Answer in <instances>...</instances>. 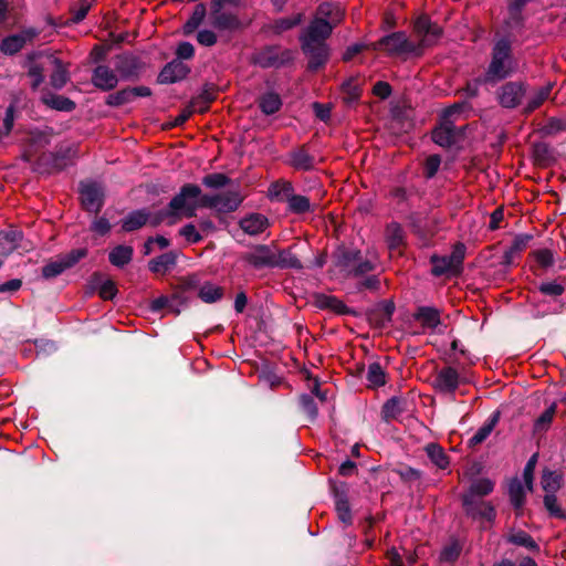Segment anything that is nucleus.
<instances>
[{"label":"nucleus","mask_w":566,"mask_h":566,"mask_svg":"<svg viewBox=\"0 0 566 566\" xmlns=\"http://www.w3.org/2000/svg\"><path fill=\"white\" fill-rule=\"evenodd\" d=\"M555 415V405H552L547 408L535 421V430L542 431L546 430L553 421Z\"/></svg>","instance_id":"nucleus-59"},{"label":"nucleus","mask_w":566,"mask_h":566,"mask_svg":"<svg viewBox=\"0 0 566 566\" xmlns=\"http://www.w3.org/2000/svg\"><path fill=\"white\" fill-rule=\"evenodd\" d=\"M190 72V69L177 59L167 63L158 75V81L163 84L175 83L184 80Z\"/></svg>","instance_id":"nucleus-17"},{"label":"nucleus","mask_w":566,"mask_h":566,"mask_svg":"<svg viewBox=\"0 0 566 566\" xmlns=\"http://www.w3.org/2000/svg\"><path fill=\"white\" fill-rule=\"evenodd\" d=\"M202 196L199 186L192 184L182 186L180 191L170 200L169 209L161 212L160 218L180 214L187 218L195 217L197 209L202 207Z\"/></svg>","instance_id":"nucleus-5"},{"label":"nucleus","mask_w":566,"mask_h":566,"mask_svg":"<svg viewBox=\"0 0 566 566\" xmlns=\"http://www.w3.org/2000/svg\"><path fill=\"white\" fill-rule=\"evenodd\" d=\"M441 165V158L438 155H431L426 159L423 166V174L426 178L431 179L434 177Z\"/></svg>","instance_id":"nucleus-61"},{"label":"nucleus","mask_w":566,"mask_h":566,"mask_svg":"<svg viewBox=\"0 0 566 566\" xmlns=\"http://www.w3.org/2000/svg\"><path fill=\"white\" fill-rule=\"evenodd\" d=\"M403 230L397 222H391L386 228V240L389 249H397L403 243Z\"/></svg>","instance_id":"nucleus-43"},{"label":"nucleus","mask_w":566,"mask_h":566,"mask_svg":"<svg viewBox=\"0 0 566 566\" xmlns=\"http://www.w3.org/2000/svg\"><path fill=\"white\" fill-rule=\"evenodd\" d=\"M242 202L241 195L235 190H228L217 195H203L201 206L216 209L219 212H232Z\"/></svg>","instance_id":"nucleus-6"},{"label":"nucleus","mask_w":566,"mask_h":566,"mask_svg":"<svg viewBox=\"0 0 566 566\" xmlns=\"http://www.w3.org/2000/svg\"><path fill=\"white\" fill-rule=\"evenodd\" d=\"M462 505L467 516L474 521L492 522L495 518L494 506L482 499H462Z\"/></svg>","instance_id":"nucleus-11"},{"label":"nucleus","mask_w":566,"mask_h":566,"mask_svg":"<svg viewBox=\"0 0 566 566\" xmlns=\"http://www.w3.org/2000/svg\"><path fill=\"white\" fill-rule=\"evenodd\" d=\"M91 287L96 290L103 300H112L117 292L115 283L109 279H104L99 273L92 276Z\"/></svg>","instance_id":"nucleus-24"},{"label":"nucleus","mask_w":566,"mask_h":566,"mask_svg":"<svg viewBox=\"0 0 566 566\" xmlns=\"http://www.w3.org/2000/svg\"><path fill=\"white\" fill-rule=\"evenodd\" d=\"M286 163L295 170L308 171L315 167V158L305 147L295 149L289 154Z\"/></svg>","instance_id":"nucleus-20"},{"label":"nucleus","mask_w":566,"mask_h":566,"mask_svg":"<svg viewBox=\"0 0 566 566\" xmlns=\"http://www.w3.org/2000/svg\"><path fill=\"white\" fill-rule=\"evenodd\" d=\"M133 102L132 92L129 87L123 88L118 92L109 94L106 98V104L108 106H122L124 104Z\"/></svg>","instance_id":"nucleus-52"},{"label":"nucleus","mask_w":566,"mask_h":566,"mask_svg":"<svg viewBox=\"0 0 566 566\" xmlns=\"http://www.w3.org/2000/svg\"><path fill=\"white\" fill-rule=\"evenodd\" d=\"M198 296L205 303H216L222 298L223 289L213 283L206 282L200 286Z\"/></svg>","instance_id":"nucleus-37"},{"label":"nucleus","mask_w":566,"mask_h":566,"mask_svg":"<svg viewBox=\"0 0 566 566\" xmlns=\"http://www.w3.org/2000/svg\"><path fill=\"white\" fill-rule=\"evenodd\" d=\"M243 260L255 269L273 268L274 250L269 245L260 244L245 253Z\"/></svg>","instance_id":"nucleus-14"},{"label":"nucleus","mask_w":566,"mask_h":566,"mask_svg":"<svg viewBox=\"0 0 566 566\" xmlns=\"http://www.w3.org/2000/svg\"><path fill=\"white\" fill-rule=\"evenodd\" d=\"M432 140L441 147H450L455 140V133L451 125L443 124L432 132Z\"/></svg>","instance_id":"nucleus-34"},{"label":"nucleus","mask_w":566,"mask_h":566,"mask_svg":"<svg viewBox=\"0 0 566 566\" xmlns=\"http://www.w3.org/2000/svg\"><path fill=\"white\" fill-rule=\"evenodd\" d=\"M41 161L44 164H49L50 168L46 169L48 172H52L55 170H62L67 165L71 164V156L65 154H48L41 157Z\"/></svg>","instance_id":"nucleus-40"},{"label":"nucleus","mask_w":566,"mask_h":566,"mask_svg":"<svg viewBox=\"0 0 566 566\" xmlns=\"http://www.w3.org/2000/svg\"><path fill=\"white\" fill-rule=\"evenodd\" d=\"M335 509H336L338 518L345 525H350L353 522V516H352V510H350V505H349L346 494H344V493L335 494Z\"/></svg>","instance_id":"nucleus-38"},{"label":"nucleus","mask_w":566,"mask_h":566,"mask_svg":"<svg viewBox=\"0 0 566 566\" xmlns=\"http://www.w3.org/2000/svg\"><path fill=\"white\" fill-rule=\"evenodd\" d=\"M499 420V416L494 415L488 422H485L482 427H480L476 432L471 437L470 444L476 446L482 443L493 431L496 422Z\"/></svg>","instance_id":"nucleus-46"},{"label":"nucleus","mask_w":566,"mask_h":566,"mask_svg":"<svg viewBox=\"0 0 566 566\" xmlns=\"http://www.w3.org/2000/svg\"><path fill=\"white\" fill-rule=\"evenodd\" d=\"M87 250L84 248L75 249L69 253L59 256L56 260L46 263L42 269V275L45 279H53L63 273L65 270L75 265L80 260L85 258Z\"/></svg>","instance_id":"nucleus-9"},{"label":"nucleus","mask_w":566,"mask_h":566,"mask_svg":"<svg viewBox=\"0 0 566 566\" xmlns=\"http://www.w3.org/2000/svg\"><path fill=\"white\" fill-rule=\"evenodd\" d=\"M197 41L203 46H212L217 43L218 38L213 31L203 29L197 33Z\"/></svg>","instance_id":"nucleus-64"},{"label":"nucleus","mask_w":566,"mask_h":566,"mask_svg":"<svg viewBox=\"0 0 566 566\" xmlns=\"http://www.w3.org/2000/svg\"><path fill=\"white\" fill-rule=\"evenodd\" d=\"M366 379L371 388L381 387L386 384V373L379 363H371L368 366Z\"/></svg>","instance_id":"nucleus-42"},{"label":"nucleus","mask_w":566,"mask_h":566,"mask_svg":"<svg viewBox=\"0 0 566 566\" xmlns=\"http://www.w3.org/2000/svg\"><path fill=\"white\" fill-rule=\"evenodd\" d=\"M230 179L220 172L210 174L202 178V184L211 189H219L229 184Z\"/></svg>","instance_id":"nucleus-54"},{"label":"nucleus","mask_w":566,"mask_h":566,"mask_svg":"<svg viewBox=\"0 0 566 566\" xmlns=\"http://www.w3.org/2000/svg\"><path fill=\"white\" fill-rule=\"evenodd\" d=\"M517 69V63L512 53V41L509 36L496 38L492 48L491 62L484 74V81L500 82Z\"/></svg>","instance_id":"nucleus-4"},{"label":"nucleus","mask_w":566,"mask_h":566,"mask_svg":"<svg viewBox=\"0 0 566 566\" xmlns=\"http://www.w3.org/2000/svg\"><path fill=\"white\" fill-rule=\"evenodd\" d=\"M334 28L313 17L308 25L301 32L300 42L304 54L308 57V69L316 71L328 60L329 48L326 40Z\"/></svg>","instance_id":"nucleus-3"},{"label":"nucleus","mask_w":566,"mask_h":566,"mask_svg":"<svg viewBox=\"0 0 566 566\" xmlns=\"http://www.w3.org/2000/svg\"><path fill=\"white\" fill-rule=\"evenodd\" d=\"M507 542L516 546L525 547L531 552H539V545L528 533L522 530L512 531L507 536Z\"/></svg>","instance_id":"nucleus-33"},{"label":"nucleus","mask_w":566,"mask_h":566,"mask_svg":"<svg viewBox=\"0 0 566 566\" xmlns=\"http://www.w3.org/2000/svg\"><path fill=\"white\" fill-rule=\"evenodd\" d=\"M177 263V254L175 252L164 253L149 261L148 268L153 273L166 274L171 271Z\"/></svg>","instance_id":"nucleus-23"},{"label":"nucleus","mask_w":566,"mask_h":566,"mask_svg":"<svg viewBox=\"0 0 566 566\" xmlns=\"http://www.w3.org/2000/svg\"><path fill=\"white\" fill-rule=\"evenodd\" d=\"M268 227V218L260 213H251L240 220V228L249 235H258Z\"/></svg>","instance_id":"nucleus-21"},{"label":"nucleus","mask_w":566,"mask_h":566,"mask_svg":"<svg viewBox=\"0 0 566 566\" xmlns=\"http://www.w3.org/2000/svg\"><path fill=\"white\" fill-rule=\"evenodd\" d=\"M334 28L313 17L308 25L301 32L300 42L304 54L308 57V69L316 71L328 60L329 48L326 40Z\"/></svg>","instance_id":"nucleus-2"},{"label":"nucleus","mask_w":566,"mask_h":566,"mask_svg":"<svg viewBox=\"0 0 566 566\" xmlns=\"http://www.w3.org/2000/svg\"><path fill=\"white\" fill-rule=\"evenodd\" d=\"M303 20V13H296L293 17L280 18L275 20L273 23L266 27V31L272 32L273 34H281L294 27L298 25Z\"/></svg>","instance_id":"nucleus-29"},{"label":"nucleus","mask_w":566,"mask_h":566,"mask_svg":"<svg viewBox=\"0 0 566 566\" xmlns=\"http://www.w3.org/2000/svg\"><path fill=\"white\" fill-rule=\"evenodd\" d=\"M44 103L51 108L62 112H71L76 106L72 99L62 95H49L44 97Z\"/></svg>","instance_id":"nucleus-45"},{"label":"nucleus","mask_w":566,"mask_h":566,"mask_svg":"<svg viewBox=\"0 0 566 566\" xmlns=\"http://www.w3.org/2000/svg\"><path fill=\"white\" fill-rule=\"evenodd\" d=\"M525 486L518 479H514L509 485V495L511 503L516 510H521L525 502Z\"/></svg>","instance_id":"nucleus-41"},{"label":"nucleus","mask_w":566,"mask_h":566,"mask_svg":"<svg viewBox=\"0 0 566 566\" xmlns=\"http://www.w3.org/2000/svg\"><path fill=\"white\" fill-rule=\"evenodd\" d=\"M344 17V8L340 4L334 2L321 3L314 14V18L327 22L333 28H336L343 21Z\"/></svg>","instance_id":"nucleus-16"},{"label":"nucleus","mask_w":566,"mask_h":566,"mask_svg":"<svg viewBox=\"0 0 566 566\" xmlns=\"http://www.w3.org/2000/svg\"><path fill=\"white\" fill-rule=\"evenodd\" d=\"M39 31L34 28H27L19 33L6 36L0 43V50L6 55L18 53L28 42L38 36Z\"/></svg>","instance_id":"nucleus-12"},{"label":"nucleus","mask_w":566,"mask_h":566,"mask_svg":"<svg viewBox=\"0 0 566 566\" xmlns=\"http://www.w3.org/2000/svg\"><path fill=\"white\" fill-rule=\"evenodd\" d=\"M52 63L54 70L50 75V84L54 88L61 90L69 82L70 74L66 66L59 59H53Z\"/></svg>","instance_id":"nucleus-36"},{"label":"nucleus","mask_w":566,"mask_h":566,"mask_svg":"<svg viewBox=\"0 0 566 566\" xmlns=\"http://www.w3.org/2000/svg\"><path fill=\"white\" fill-rule=\"evenodd\" d=\"M149 213L145 210H135L128 213L122 221V228L126 232L140 229L148 221Z\"/></svg>","instance_id":"nucleus-27"},{"label":"nucleus","mask_w":566,"mask_h":566,"mask_svg":"<svg viewBox=\"0 0 566 566\" xmlns=\"http://www.w3.org/2000/svg\"><path fill=\"white\" fill-rule=\"evenodd\" d=\"M415 318L428 329H434L440 324V313L433 307H420L415 315Z\"/></svg>","instance_id":"nucleus-28"},{"label":"nucleus","mask_w":566,"mask_h":566,"mask_svg":"<svg viewBox=\"0 0 566 566\" xmlns=\"http://www.w3.org/2000/svg\"><path fill=\"white\" fill-rule=\"evenodd\" d=\"M544 506L554 517H565V513L562 510L555 493H546L544 496Z\"/></svg>","instance_id":"nucleus-53"},{"label":"nucleus","mask_w":566,"mask_h":566,"mask_svg":"<svg viewBox=\"0 0 566 566\" xmlns=\"http://www.w3.org/2000/svg\"><path fill=\"white\" fill-rule=\"evenodd\" d=\"M541 483L546 493H556L562 486V475L555 471L545 470Z\"/></svg>","instance_id":"nucleus-44"},{"label":"nucleus","mask_w":566,"mask_h":566,"mask_svg":"<svg viewBox=\"0 0 566 566\" xmlns=\"http://www.w3.org/2000/svg\"><path fill=\"white\" fill-rule=\"evenodd\" d=\"M282 106V99L279 94L274 92H268L262 95L259 99V107L265 115H273L280 111Z\"/></svg>","instance_id":"nucleus-35"},{"label":"nucleus","mask_w":566,"mask_h":566,"mask_svg":"<svg viewBox=\"0 0 566 566\" xmlns=\"http://www.w3.org/2000/svg\"><path fill=\"white\" fill-rule=\"evenodd\" d=\"M413 32L419 39L418 43L410 41L405 32L398 31L382 36L374 44V49L385 50L390 55H420L426 48L434 45L442 35V29L427 15L416 19Z\"/></svg>","instance_id":"nucleus-1"},{"label":"nucleus","mask_w":566,"mask_h":566,"mask_svg":"<svg viewBox=\"0 0 566 566\" xmlns=\"http://www.w3.org/2000/svg\"><path fill=\"white\" fill-rule=\"evenodd\" d=\"M292 191V184L287 181L272 184L269 189L271 198H275L279 200H283L284 198L287 199Z\"/></svg>","instance_id":"nucleus-51"},{"label":"nucleus","mask_w":566,"mask_h":566,"mask_svg":"<svg viewBox=\"0 0 566 566\" xmlns=\"http://www.w3.org/2000/svg\"><path fill=\"white\" fill-rule=\"evenodd\" d=\"M494 490V482L486 478L474 480L469 490L462 495V499H482Z\"/></svg>","instance_id":"nucleus-25"},{"label":"nucleus","mask_w":566,"mask_h":566,"mask_svg":"<svg viewBox=\"0 0 566 566\" xmlns=\"http://www.w3.org/2000/svg\"><path fill=\"white\" fill-rule=\"evenodd\" d=\"M289 210L293 213H305L311 210V203L307 197L291 193L287 199Z\"/></svg>","instance_id":"nucleus-47"},{"label":"nucleus","mask_w":566,"mask_h":566,"mask_svg":"<svg viewBox=\"0 0 566 566\" xmlns=\"http://www.w3.org/2000/svg\"><path fill=\"white\" fill-rule=\"evenodd\" d=\"M402 412L401 400L392 397L382 407V416L386 420L395 419Z\"/></svg>","instance_id":"nucleus-50"},{"label":"nucleus","mask_w":566,"mask_h":566,"mask_svg":"<svg viewBox=\"0 0 566 566\" xmlns=\"http://www.w3.org/2000/svg\"><path fill=\"white\" fill-rule=\"evenodd\" d=\"M552 85L548 84L546 86L541 87L537 92L534 93V95L528 99L526 105L527 112H533L537 107H539L544 101H546L551 94Z\"/></svg>","instance_id":"nucleus-48"},{"label":"nucleus","mask_w":566,"mask_h":566,"mask_svg":"<svg viewBox=\"0 0 566 566\" xmlns=\"http://www.w3.org/2000/svg\"><path fill=\"white\" fill-rule=\"evenodd\" d=\"M177 60H191L195 55V48L190 42H180L176 48Z\"/></svg>","instance_id":"nucleus-63"},{"label":"nucleus","mask_w":566,"mask_h":566,"mask_svg":"<svg viewBox=\"0 0 566 566\" xmlns=\"http://www.w3.org/2000/svg\"><path fill=\"white\" fill-rule=\"evenodd\" d=\"M81 202L85 210L97 213L104 203V189L94 181L80 184Z\"/></svg>","instance_id":"nucleus-10"},{"label":"nucleus","mask_w":566,"mask_h":566,"mask_svg":"<svg viewBox=\"0 0 566 566\" xmlns=\"http://www.w3.org/2000/svg\"><path fill=\"white\" fill-rule=\"evenodd\" d=\"M300 403L304 412L314 419L317 416V407L312 396L304 394L300 397Z\"/></svg>","instance_id":"nucleus-62"},{"label":"nucleus","mask_w":566,"mask_h":566,"mask_svg":"<svg viewBox=\"0 0 566 566\" xmlns=\"http://www.w3.org/2000/svg\"><path fill=\"white\" fill-rule=\"evenodd\" d=\"M524 93L523 84L509 82L500 88L497 98L503 107L513 108L520 104Z\"/></svg>","instance_id":"nucleus-15"},{"label":"nucleus","mask_w":566,"mask_h":566,"mask_svg":"<svg viewBox=\"0 0 566 566\" xmlns=\"http://www.w3.org/2000/svg\"><path fill=\"white\" fill-rule=\"evenodd\" d=\"M211 23L220 31H238L244 28L237 14L214 9H211Z\"/></svg>","instance_id":"nucleus-18"},{"label":"nucleus","mask_w":566,"mask_h":566,"mask_svg":"<svg viewBox=\"0 0 566 566\" xmlns=\"http://www.w3.org/2000/svg\"><path fill=\"white\" fill-rule=\"evenodd\" d=\"M428 458L431 462L437 465L439 469H446L449 465V459L442 449L437 443H429L424 448Z\"/></svg>","instance_id":"nucleus-39"},{"label":"nucleus","mask_w":566,"mask_h":566,"mask_svg":"<svg viewBox=\"0 0 566 566\" xmlns=\"http://www.w3.org/2000/svg\"><path fill=\"white\" fill-rule=\"evenodd\" d=\"M533 237L531 234H518L514 238L509 251L506 252V256H511L512 259L521 253L523 250L527 248Z\"/></svg>","instance_id":"nucleus-49"},{"label":"nucleus","mask_w":566,"mask_h":566,"mask_svg":"<svg viewBox=\"0 0 566 566\" xmlns=\"http://www.w3.org/2000/svg\"><path fill=\"white\" fill-rule=\"evenodd\" d=\"M207 15V9L203 3H198L190 18L187 20V22L182 27V32L185 35L192 34L205 21V18Z\"/></svg>","instance_id":"nucleus-30"},{"label":"nucleus","mask_w":566,"mask_h":566,"mask_svg":"<svg viewBox=\"0 0 566 566\" xmlns=\"http://www.w3.org/2000/svg\"><path fill=\"white\" fill-rule=\"evenodd\" d=\"M134 250L129 245H117L108 254L109 262L117 268H123L133 259Z\"/></svg>","instance_id":"nucleus-32"},{"label":"nucleus","mask_w":566,"mask_h":566,"mask_svg":"<svg viewBox=\"0 0 566 566\" xmlns=\"http://www.w3.org/2000/svg\"><path fill=\"white\" fill-rule=\"evenodd\" d=\"M293 60L291 50H282L279 46H266L253 55L254 64L263 67H280Z\"/></svg>","instance_id":"nucleus-7"},{"label":"nucleus","mask_w":566,"mask_h":566,"mask_svg":"<svg viewBox=\"0 0 566 566\" xmlns=\"http://www.w3.org/2000/svg\"><path fill=\"white\" fill-rule=\"evenodd\" d=\"M22 239V233L18 230H8L0 232V254L8 255L13 252Z\"/></svg>","instance_id":"nucleus-26"},{"label":"nucleus","mask_w":566,"mask_h":566,"mask_svg":"<svg viewBox=\"0 0 566 566\" xmlns=\"http://www.w3.org/2000/svg\"><path fill=\"white\" fill-rule=\"evenodd\" d=\"M273 268L296 269L303 268L301 261L290 250L274 251Z\"/></svg>","instance_id":"nucleus-31"},{"label":"nucleus","mask_w":566,"mask_h":566,"mask_svg":"<svg viewBox=\"0 0 566 566\" xmlns=\"http://www.w3.org/2000/svg\"><path fill=\"white\" fill-rule=\"evenodd\" d=\"M92 82L102 91H111L117 85L118 78L112 69L106 65H98L93 71Z\"/></svg>","instance_id":"nucleus-19"},{"label":"nucleus","mask_w":566,"mask_h":566,"mask_svg":"<svg viewBox=\"0 0 566 566\" xmlns=\"http://www.w3.org/2000/svg\"><path fill=\"white\" fill-rule=\"evenodd\" d=\"M179 300L178 295H174L171 298L167 296H159L151 301L150 308L154 312H158L165 307H169L171 311H174L176 314L179 313V310L174 308V303Z\"/></svg>","instance_id":"nucleus-56"},{"label":"nucleus","mask_w":566,"mask_h":566,"mask_svg":"<svg viewBox=\"0 0 566 566\" xmlns=\"http://www.w3.org/2000/svg\"><path fill=\"white\" fill-rule=\"evenodd\" d=\"M343 265L356 275L365 274L374 270V263L365 260L360 261L359 252L353 251L343 255Z\"/></svg>","instance_id":"nucleus-22"},{"label":"nucleus","mask_w":566,"mask_h":566,"mask_svg":"<svg viewBox=\"0 0 566 566\" xmlns=\"http://www.w3.org/2000/svg\"><path fill=\"white\" fill-rule=\"evenodd\" d=\"M460 376L453 367H443L437 373L433 381L436 390L442 394H454L460 385Z\"/></svg>","instance_id":"nucleus-13"},{"label":"nucleus","mask_w":566,"mask_h":566,"mask_svg":"<svg viewBox=\"0 0 566 566\" xmlns=\"http://www.w3.org/2000/svg\"><path fill=\"white\" fill-rule=\"evenodd\" d=\"M533 258L542 268H549L554 264V254L548 249H539L533 252Z\"/></svg>","instance_id":"nucleus-57"},{"label":"nucleus","mask_w":566,"mask_h":566,"mask_svg":"<svg viewBox=\"0 0 566 566\" xmlns=\"http://www.w3.org/2000/svg\"><path fill=\"white\" fill-rule=\"evenodd\" d=\"M536 462H537V454H533L530 458V460L527 461V463L525 464V468L523 471V479L525 481L526 489L530 492L533 490V475H534Z\"/></svg>","instance_id":"nucleus-60"},{"label":"nucleus","mask_w":566,"mask_h":566,"mask_svg":"<svg viewBox=\"0 0 566 566\" xmlns=\"http://www.w3.org/2000/svg\"><path fill=\"white\" fill-rule=\"evenodd\" d=\"M132 67H136L135 57L128 55L118 57L116 70L123 75V77L127 78L135 74V72L130 70Z\"/></svg>","instance_id":"nucleus-55"},{"label":"nucleus","mask_w":566,"mask_h":566,"mask_svg":"<svg viewBox=\"0 0 566 566\" xmlns=\"http://www.w3.org/2000/svg\"><path fill=\"white\" fill-rule=\"evenodd\" d=\"M179 233L181 237H184L186 239V241L188 243H198L202 240V235H201L200 231L192 223H188V224L184 226L179 230Z\"/></svg>","instance_id":"nucleus-58"},{"label":"nucleus","mask_w":566,"mask_h":566,"mask_svg":"<svg viewBox=\"0 0 566 566\" xmlns=\"http://www.w3.org/2000/svg\"><path fill=\"white\" fill-rule=\"evenodd\" d=\"M464 253V245L459 243L454 247L453 251L449 255H433L431 258L432 273L436 276H440L447 273L457 272L463 262Z\"/></svg>","instance_id":"nucleus-8"}]
</instances>
